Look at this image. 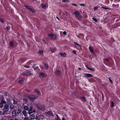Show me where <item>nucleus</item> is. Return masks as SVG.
Returning a JSON list of instances; mask_svg holds the SVG:
<instances>
[{
	"label": "nucleus",
	"mask_w": 120,
	"mask_h": 120,
	"mask_svg": "<svg viewBox=\"0 0 120 120\" xmlns=\"http://www.w3.org/2000/svg\"><path fill=\"white\" fill-rule=\"evenodd\" d=\"M23 109L26 110H28V108L27 106H24L23 107Z\"/></svg>",
	"instance_id": "nucleus-23"
},
{
	"label": "nucleus",
	"mask_w": 120,
	"mask_h": 120,
	"mask_svg": "<svg viewBox=\"0 0 120 120\" xmlns=\"http://www.w3.org/2000/svg\"><path fill=\"white\" fill-rule=\"evenodd\" d=\"M59 54L62 57H65L66 56V53L64 52L60 53Z\"/></svg>",
	"instance_id": "nucleus-12"
},
{
	"label": "nucleus",
	"mask_w": 120,
	"mask_h": 120,
	"mask_svg": "<svg viewBox=\"0 0 120 120\" xmlns=\"http://www.w3.org/2000/svg\"><path fill=\"white\" fill-rule=\"evenodd\" d=\"M48 36L49 37L51 38L54 36V34H48Z\"/></svg>",
	"instance_id": "nucleus-25"
},
{
	"label": "nucleus",
	"mask_w": 120,
	"mask_h": 120,
	"mask_svg": "<svg viewBox=\"0 0 120 120\" xmlns=\"http://www.w3.org/2000/svg\"><path fill=\"white\" fill-rule=\"evenodd\" d=\"M109 80L110 82L111 83H113V81L110 78H109Z\"/></svg>",
	"instance_id": "nucleus-45"
},
{
	"label": "nucleus",
	"mask_w": 120,
	"mask_h": 120,
	"mask_svg": "<svg viewBox=\"0 0 120 120\" xmlns=\"http://www.w3.org/2000/svg\"><path fill=\"white\" fill-rule=\"evenodd\" d=\"M39 77L41 78H42L44 77H45L46 76L45 74L42 72L39 73Z\"/></svg>",
	"instance_id": "nucleus-6"
},
{
	"label": "nucleus",
	"mask_w": 120,
	"mask_h": 120,
	"mask_svg": "<svg viewBox=\"0 0 120 120\" xmlns=\"http://www.w3.org/2000/svg\"><path fill=\"white\" fill-rule=\"evenodd\" d=\"M84 77L86 78L91 77L92 76V75L90 74L89 73H84Z\"/></svg>",
	"instance_id": "nucleus-8"
},
{
	"label": "nucleus",
	"mask_w": 120,
	"mask_h": 120,
	"mask_svg": "<svg viewBox=\"0 0 120 120\" xmlns=\"http://www.w3.org/2000/svg\"><path fill=\"white\" fill-rule=\"evenodd\" d=\"M98 7L97 6H96V7H94V11H95L98 10Z\"/></svg>",
	"instance_id": "nucleus-35"
},
{
	"label": "nucleus",
	"mask_w": 120,
	"mask_h": 120,
	"mask_svg": "<svg viewBox=\"0 0 120 120\" xmlns=\"http://www.w3.org/2000/svg\"><path fill=\"white\" fill-rule=\"evenodd\" d=\"M13 101L14 104H16L17 103V102L16 101L15 99H13Z\"/></svg>",
	"instance_id": "nucleus-39"
},
{
	"label": "nucleus",
	"mask_w": 120,
	"mask_h": 120,
	"mask_svg": "<svg viewBox=\"0 0 120 120\" xmlns=\"http://www.w3.org/2000/svg\"><path fill=\"white\" fill-rule=\"evenodd\" d=\"M56 115L57 116V119L59 120H60V117H59L58 116V115L56 114Z\"/></svg>",
	"instance_id": "nucleus-52"
},
{
	"label": "nucleus",
	"mask_w": 120,
	"mask_h": 120,
	"mask_svg": "<svg viewBox=\"0 0 120 120\" xmlns=\"http://www.w3.org/2000/svg\"><path fill=\"white\" fill-rule=\"evenodd\" d=\"M62 1L64 2H67V1L68 2L69 1L68 0H62Z\"/></svg>",
	"instance_id": "nucleus-51"
},
{
	"label": "nucleus",
	"mask_w": 120,
	"mask_h": 120,
	"mask_svg": "<svg viewBox=\"0 0 120 120\" xmlns=\"http://www.w3.org/2000/svg\"><path fill=\"white\" fill-rule=\"evenodd\" d=\"M29 10L30 11L33 13H34L35 12V10L31 8H30Z\"/></svg>",
	"instance_id": "nucleus-26"
},
{
	"label": "nucleus",
	"mask_w": 120,
	"mask_h": 120,
	"mask_svg": "<svg viewBox=\"0 0 120 120\" xmlns=\"http://www.w3.org/2000/svg\"><path fill=\"white\" fill-rule=\"evenodd\" d=\"M101 8H103V9H105V10L110 9L109 8H105V7H101Z\"/></svg>",
	"instance_id": "nucleus-46"
},
{
	"label": "nucleus",
	"mask_w": 120,
	"mask_h": 120,
	"mask_svg": "<svg viewBox=\"0 0 120 120\" xmlns=\"http://www.w3.org/2000/svg\"><path fill=\"white\" fill-rule=\"evenodd\" d=\"M0 21L1 22H2L4 23V20L3 19H0Z\"/></svg>",
	"instance_id": "nucleus-43"
},
{
	"label": "nucleus",
	"mask_w": 120,
	"mask_h": 120,
	"mask_svg": "<svg viewBox=\"0 0 120 120\" xmlns=\"http://www.w3.org/2000/svg\"><path fill=\"white\" fill-rule=\"evenodd\" d=\"M2 113V112L0 110V115Z\"/></svg>",
	"instance_id": "nucleus-60"
},
{
	"label": "nucleus",
	"mask_w": 120,
	"mask_h": 120,
	"mask_svg": "<svg viewBox=\"0 0 120 120\" xmlns=\"http://www.w3.org/2000/svg\"><path fill=\"white\" fill-rule=\"evenodd\" d=\"M23 66L24 67L26 68H29V67L27 65H24Z\"/></svg>",
	"instance_id": "nucleus-49"
},
{
	"label": "nucleus",
	"mask_w": 120,
	"mask_h": 120,
	"mask_svg": "<svg viewBox=\"0 0 120 120\" xmlns=\"http://www.w3.org/2000/svg\"><path fill=\"white\" fill-rule=\"evenodd\" d=\"M29 98L32 100H35L36 99L38 98V97L36 95H32L30 96L29 97Z\"/></svg>",
	"instance_id": "nucleus-5"
},
{
	"label": "nucleus",
	"mask_w": 120,
	"mask_h": 120,
	"mask_svg": "<svg viewBox=\"0 0 120 120\" xmlns=\"http://www.w3.org/2000/svg\"><path fill=\"white\" fill-rule=\"evenodd\" d=\"M30 6H28L27 7V8L29 10V9H30Z\"/></svg>",
	"instance_id": "nucleus-58"
},
{
	"label": "nucleus",
	"mask_w": 120,
	"mask_h": 120,
	"mask_svg": "<svg viewBox=\"0 0 120 120\" xmlns=\"http://www.w3.org/2000/svg\"><path fill=\"white\" fill-rule=\"evenodd\" d=\"M71 95L73 96H74L75 95V94L74 92H72L71 93Z\"/></svg>",
	"instance_id": "nucleus-44"
},
{
	"label": "nucleus",
	"mask_w": 120,
	"mask_h": 120,
	"mask_svg": "<svg viewBox=\"0 0 120 120\" xmlns=\"http://www.w3.org/2000/svg\"><path fill=\"white\" fill-rule=\"evenodd\" d=\"M30 118L32 120H34L36 118L35 115L34 114L31 115L30 116Z\"/></svg>",
	"instance_id": "nucleus-13"
},
{
	"label": "nucleus",
	"mask_w": 120,
	"mask_h": 120,
	"mask_svg": "<svg viewBox=\"0 0 120 120\" xmlns=\"http://www.w3.org/2000/svg\"><path fill=\"white\" fill-rule=\"evenodd\" d=\"M74 14L76 16V17L79 18L80 20L82 19V17L80 16L79 11H75L74 12Z\"/></svg>",
	"instance_id": "nucleus-4"
},
{
	"label": "nucleus",
	"mask_w": 120,
	"mask_h": 120,
	"mask_svg": "<svg viewBox=\"0 0 120 120\" xmlns=\"http://www.w3.org/2000/svg\"><path fill=\"white\" fill-rule=\"evenodd\" d=\"M62 120H65L64 117L62 118Z\"/></svg>",
	"instance_id": "nucleus-63"
},
{
	"label": "nucleus",
	"mask_w": 120,
	"mask_h": 120,
	"mask_svg": "<svg viewBox=\"0 0 120 120\" xmlns=\"http://www.w3.org/2000/svg\"><path fill=\"white\" fill-rule=\"evenodd\" d=\"M79 70H80L81 69V68H79Z\"/></svg>",
	"instance_id": "nucleus-64"
},
{
	"label": "nucleus",
	"mask_w": 120,
	"mask_h": 120,
	"mask_svg": "<svg viewBox=\"0 0 120 120\" xmlns=\"http://www.w3.org/2000/svg\"><path fill=\"white\" fill-rule=\"evenodd\" d=\"M24 120H28V117H25L24 118Z\"/></svg>",
	"instance_id": "nucleus-50"
},
{
	"label": "nucleus",
	"mask_w": 120,
	"mask_h": 120,
	"mask_svg": "<svg viewBox=\"0 0 120 120\" xmlns=\"http://www.w3.org/2000/svg\"><path fill=\"white\" fill-rule=\"evenodd\" d=\"M44 65L46 69H48L49 68V67L48 64H47L44 63Z\"/></svg>",
	"instance_id": "nucleus-27"
},
{
	"label": "nucleus",
	"mask_w": 120,
	"mask_h": 120,
	"mask_svg": "<svg viewBox=\"0 0 120 120\" xmlns=\"http://www.w3.org/2000/svg\"><path fill=\"white\" fill-rule=\"evenodd\" d=\"M42 7L43 8H45L46 7V4H44L43 3L41 4Z\"/></svg>",
	"instance_id": "nucleus-28"
},
{
	"label": "nucleus",
	"mask_w": 120,
	"mask_h": 120,
	"mask_svg": "<svg viewBox=\"0 0 120 120\" xmlns=\"http://www.w3.org/2000/svg\"><path fill=\"white\" fill-rule=\"evenodd\" d=\"M23 115H24V116H25V117H28L27 116H27V115L26 113V114H24Z\"/></svg>",
	"instance_id": "nucleus-55"
},
{
	"label": "nucleus",
	"mask_w": 120,
	"mask_h": 120,
	"mask_svg": "<svg viewBox=\"0 0 120 120\" xmlns=\"http://www.w3.org/2000/svg\"><path fill=\"white\" fill-rule=\"evenodd\" d=\"M9 105L8 104H5L4 106L3 109V112L2 113V115H5V113L8 112L9 110Z\"/></svg>",
	"instance_id": "nucleus-1"
},
{
	"label": "nucleus",
	"mask_w": 120,
	"mask_h": 120,
	"mask_svg": "<svg viewBox=\"0 0 120 120\" xmlns=\"http://www.w3.org/2000/svg\"><path fill=\"white\" fill-rule=\"evenodd\" d=\"M30 109L28 110L29 113L30 114H31V113H32V107L31 106H30Z\"/></svg>",
	"instance_id": "nucleus-14"
},
{
	"label": "nucleus",
	"mask_w": 120,
	"mask_h": 120,
	"mask_svg": "<svg viewBox=\"0 0 120 120\" xmlns=\"http://www.w3.org/2000/svg\"><path fill=\"white\" fill-rule=\"evenodd\" d=\"M63 34H64V35H66V34L67 33L65 31H64L63 32Z\"/></svg>",
	"instance_id": "nucleus-56"
},
{
	"label": "nucleus",
	"mask_w": 120,
	"mask_h": 120,
	"mask_svg": "<svg viewBox=\"0 0 120 120\" xmlns=\"http://www.w3.org/2000/svg\"><path fill=\"white\" fill-rule=\"evenodd\" d=\"M47 113L48 114V115H49L50 116H53V114L52 112L50 111H49L48 112H47Z\"/></svg>",
	"instance_id": "nucleus-10"
},
{
	"label": "nucleus",
	"mask_w": 120,
	"mask_h": 120,
	"mask_svg": "<svg viewBox=\"0 0 120 120\" xmlns=\"http://www.w3.org/2000/svg\"><path fill=\"white\" fill-rule=\"evenodd\" d=\"M6 101L7 102H9L10 101V100L9 98H7V99Z\"/></svg>",
	"instance_id": "nucleus-41"
},
{
	"label": "nucleus",
	"mask_w": 120,
	"mask_h": 120,
	"mask_svg": "<svg viewBox=\"0 0 120 120\" xmlns=\"http://www.w3.org/2000/svg\"><path fill=\"white\" fill-rule=\"evenodd\" d=\"M34 92L37 93V94H40V93L39 91L37 89H35L34 90Z\"/></svg>",
	"instance_id": "nucleus-21"
},
{
	"label": "nucleus",
	"mask_w": 120,
	"mask_h": 120,
	"mask_svg": "<svg viewBox=\"0 0 120 120\" xmlns=\"http://www.w3.org/2000/svg\"><path fill=\"white\" fill-rule=\"evenodd\" d=\"M115 6L117 8H118L119 6V4H117Z\"/></svg>",
	"instance_id": "nucleus-57"
},
{
	"label": "nucleus",
	"mask_w": 120,
	"mask_h": 120,
	"mask_svg": "<svg viewBox=\"0 0 120 120\" xmlns=\"http://www.w3.org/2000/svg\"><path fill=\"white\" fill-rule=\"evenodd\" d=\"M10 108L11 109H12L14 108V106L12 105H11L10 106Z\"/></svg>",
	"instance_id": "nucleus-34"
},
{
	"label": "nucleus",
	"mask_w": 120,
	"mask_h": 120,
	"mask_svg": "<svg viewBox=\"0 0 120 120\" xmlns=\"http://www.w3.org/2000/svg\"><path fill=\"white\" fill-rule=\"evenodd\" d=\"M12 116H15L17 115L16 112L15 111H13L12 112Z\"/></svg>",
	"instance_id": "nucleus-18"
},
{
	"label": "nucleus",
	"mask_w": 120,
	"mask_h": 120,
	"mask_svg": "<svg viewBox=\"0 0 120 120\" xmlns=\"http://www.w3.org/2000/svg\"><path fill=\"white\" fill-rule=\"evenodd\" d=\"M36 111V110H35L34 109L32 111V113L33 112H34Z\"/></svg>",
	"instance_id": "nucleus-59"
},
{
	"label": "nucleus",
	"mask_w": 120,
	"mask_h": 120,
	"mask_svg": "<svg viewBox=\"0 0 120 120\" xmlns=\"http://www.w3.org/2000/svg\"><path fill=\"white\" fill-rule=\"evenodd\" d=\"M80 6H85V4H79Z\"/></svg>",
	"instance_id": "nucleus-40"
},
{
	"label": "nucleus",
	"mask_w": 120,
	"mask_h": 120,
	"mask_svg": "<svg viewBox=\"0 0 120 120\" xmlns=\"http://www.w3.org/2000/svg\"><path fill=\"white\" fill-rule=\"evenodd\" d=\"M23 78H21L19 79V80L18 82V83L21 84H22L23 83Z\"/></svg>",
	"instance_id": "nucleus-11"
},
{
	"label": "nucleus",
	"mask_w": 120,
	"mask_h": 120,
	"mask_svg": "<svg viewBox=\"0 0 120 120\" xmlns=\"http://www.w3.org/2000/svg\"><path fill=\"white\" fill-rule=\"evenodd\" d=\"M72 52H73V53H74V54H77L76 53V51L73 50V51Z\"/></svg>",
	"instance_id": "nucleus-48"
},
{
	"label": "nucleus",
	"mask_w": 120,
	"mask_h": 120,
	"mask_svg": "<svg viewBox=\"0 0 120 120\" xmlns=\"http://www.w3.org/2000/svg\"><path fill=\"white\" fill-rule=\"evenodd\" d=\"M10 46L12 47H13V42L12 41L10 43Z\"/></svg>",
	"instance_id": "nucleus-29"
},
{
	"label": "nucleus",
	"mask_w": 120,
	"mask_h": 120,
	"mask_svg": "<svg viewBox=\"0 0 120 120\" xmlns=\"http://www.w3.org/2000/svg\"><path fill=\"white\" fill-rule=\"evenodd\" d=\"M28 5H25V6H25V7H26V8H27V7H28Z\"/></svg>",
	"instance_id": "nucleus-61"
},
{
	"label": "nucleus",
	"mask_w": 120,
	"mask_h": 120,
	"mask_svg": "<svg viewBox=\"0 0 120 120\" xmlns=\"http://www.w3.org/2000/svg\"><path fill=\"white\" fill-rule=\"evenodd\" d=\"M22 111V110L20 109H19L18 110L17 113L19 114Z\"/></svg>",
	"instance_id": "nucleus-32"
},
{
	"label": "nucleus",
	"mask_w": 120,
	"mask_h": 120,
	"mask_svg": "<svg viewBox=\"0 0 120 120\" xmlns=\"http://www.w3.org/2000/svg\"><path fill=\"white\" fill-rule=\"evenodd\" d=\"M33 68L34 69V70L37 71L36 70H37V69H38V66L36 67H33Z\"/></svg>",
	"instance_id": "nucleus-37"
},
{
	"label": "nucleus",
	"mask_w": 120,
	"mask_h": 120,
	"mask_svg": "<svg viewBox=\"0 0 120 120\" xmlns=\"http://www.w3.org/2000/svg\"><path fill=\"white\" fill-rule=\"evenodd\" d=\"M10 26H7L6 27V29L8 30L10 29Z\"/></svg>",
	"instance_id": "nucleus-47"
},
{
	"label": "nucleus",
	"mask_w": 120,
	"mask_h": 120,
	"mask_svg": "<svg viewBox=\"0 0 120 120\" xmlns=\"http://www.w3.org/2000/svg\"><path fill=\"white\" fill-rule=\"evenodd\" d=\"M36 106L38 108L41 110L43 111H45V107L43 105H41L38 104H36Z\"/></svg>",
	"instance_id": "nucleus-3"
},
{
	"label": "nucleus",
	"mask_w": 120,
	"mask_h": 120,
	"mask_svg": "<svg viewBox=\"0 0 120 120\" xmlns=\"http://www.w3.org/2000/svg\"><path fill=\"white\" fill-rule=\"evenodd\" d=\"M44 118V116L43 115H41L39 116H36V117L35 119L36 120H40L41 119H43Z\"/></svg>",
	"instance_id": "nucleus-7"
},
{
	"label": "nucleus",
	"mask_w": 120,
	"mask_h": 120,
	"mask_svg": "<svg viewBox=\"0 0 120 120\" xmlns=\"http://www.w3.org/2000/svg\"><path fill=\"white\" fill-rule=\"evenodd\" d=\"M89 49L90 51L91 52V53L93 54H94V53L93 50V49L92 47L91 46H89Z\"/></svg>",
	"instance_id": "nucleus-9"
},
{
	"label": "nucleus",
	"mask_w": 120,
	"mask_h": 120,
	"mask_svg": "<svg viewBox=\"0 0 120 120\" xmlns=\"http://www.w3.org/2000/svg\"><path fill=\"white\" fill-rule=\"evenodd\" d=\"M81 100L83 102H85L86 101V99L84 97H82L81 98Z\"/></svg>",
	"instance_id": "nucleus-17"
},
{
	"label": "nucleus",
	"mask_w": 120,
	"mask_h": 120,
	"mask_svg": "<svg viewBox=\"0 0 120 120\" xmlns=\"http://www.w3.org/2000/svg\"><path fill=\"white\" fill-rule=\"evenodd\" d=\"M61 74V73L60 71L58 70H57L56 71V75L58 76H59Z\"/></svg>",
	"instance_id": "nucleus-15"
},
{
	"label": "nucleus",
	"mask_w": 120,
	"mask_h": 120,
	"mask_svg": "<svg viewBox=\"0 0 120 120\" xmlns=\"http://www.w3.org/2000/svg\"><path fill=\"white\" fill-rule=\"evenodd\" d=\"M51 51V52H54L56 50V49L54 48H50V49Z\"/></svg>",
	"instance_id": "nucleus-16"
},
{
	"label": "nucleus",
	"mask_w": 120,
	"mask_h": 120,
	"mask_svg": "<svg viewBox=\"0 0 120 120\" xmlns=\"http://www.w3.org/2000/svg\"><path fill=\"white\" fill-rule=\"evenodd\" d=\"M23 101L24 103L26 104L27 103L28 101L27 99L26 98H24L23 99Z\"/></svg>",
	"instance_id": "nucleus-22"
},
{
	"label": "nucleus",
	"mask_w": 120,
	"mask_h": 120,
	"mask_svg": "<svg viewBox=\"0 0 120 120\" xmlns=\"http://www.w3.org/2000/svg\"><path fill=\"white\" fill-rule=\"evenodd\" d=\"M1 102L3 104H6V101L4 100H2Z\"/></svg>",
	"instance_id": "nucleus-31"
},
{
	"label": "nucleus",
	"mask_w": 120,
	"mask_h": 120,
	"mask_svg": "<svg viewBox=\"0 0 120 120\" xmlns=\"http://www.w3.org/2000/svg\"><path fill=\"white\" fill-rule=\"evenodd\" d=\"M4 94L5 96H8L9 95L8 94V93L7 92H6L4 93Z\"/></svg>",
	"instance_id": "nucleus-42"
},
{
	"label": "nucleus",
	"mask_w": 120,
	"mask_h": 120,
	"mask_svg": "<svg viewBox=\"0 0 120 120\" xmlns=\"http://www.w3.org/2000/svg\"><path fill=\"white\" fill-rule=\"evenodd\" d=\"M38 53L40 55H43V51H39Z\"/></svg>",
	"instance_id": "nucleus-20"
},
{
	"label": "nucleus",
	"mask_w": 120,
	"mask_h": 120,
	"mask_svg": "<svg viewBox=\"0 0 120 120\" xmlns=\"http://www.w3.org/2000/svg\"><path fill=\"white\" fill-rule=\"evenodd\" d=\"M88 69L92 71H94L95 70L94 68H90L88 67H87Z\"/></svg>",
	"instance_id": "nucleus-24"
},
{
	"label": "nucleus",
	"mask_w": 120,
	"mask_h": 120,
	"mask_svg": "<svg viewBox=\"0 0 120 120\" xmlns=\"http://www.w3.org/2000/svg\"><path fill=\"white\" fill-rule=\"evenodd\" d=\"M22 113L23 114H24L26 113V112L25 110H24L22 111Z\"/></svg>",
	"instance_id": "nucleus-38"
},
{
	"label": "nucleus",
	"mask_w": 120,
	"mask_h": 120,
	"mask_svg": "<svg viewBox=\"0 0 120 120\" xmlns=\"http://www.w3.org/2000/svg\"><path fill=\"white\" fill-rule=\"evenodd\" d=\"M42 42L44 44H45L46 43V42L44 39H43Z\"/></svg>",
	"instance_id": "nucleus-54"
},
{
	"label": "nucleus",
	"mask_w": 120,
	"mask_h": 120,
	"mask_svg": "<svg viewBox=\"0 0 120 120\" xmlns=\"http://www.w3.org/2000/svg\"><path fill=\"white\" fill-rule=\"evenodd\" d=\"M92 19L94 21L96 22H97L98 21V20L95 18H92Z\"/></svg>",
	"instance_id": "nucleus-36"
},
{
	"label": "nucleus",
	"mask_w": 120,
	"mask_h": 120,
	"mask_svg": "<svg viewBox=\"0 0 120 120\" xmlns=\"http://www.w3.org/2000/svg\"><path fill=\"white\" fill-rule=\"evenodd\" d=\"M71 4L72 5L75 6H78V5L77 4Z\"/></svg>",
	"instance_id": "nucleus-53"
},
{
	"label": "nucleus",
	"mask_w": 120,
	"mask_h": 120,
	"mask_svg": "<svg viewBox=\"0 0 120 120\" xmlns=\"http://www.w3.org/2000/svg\"><path fill=\"white\" fill-rule=\"evenodd\" d=\"M33 74L31 73V71L28 70L24 72L22 74V75H23L27 76H31Z\"/></svg>",
	"instance_id": "nucleus-2"
},
{
	"label": "nucleus",
	"mask_w": 120,
	"mask_h": 120,
	"mask_svg": "<svg viewBox=\"0 0 120 120\" xmlns=\"http://www.w3.org/2000/svg\"><path fill=\"white\" fill-rule=\"evenodd\" d=\"M106 60L107 61H109V59L108 58L106 59Z\"/></svg>",
	"instance_id": "nucleus-62"
},
{
	"label": "nucleus",
	"mask_w": 120,
	"mask_h": 120,
	"mask_svg": "<svg viewBox=\"0 0 120 120\" xmlns=\"http://www.w3.org/2000/svg\"><path fill=\"white\" fill-rule=\"evenodd\" d=\"M74 44L75 45H76L78 46H80L81 45H80L78 43L76 42H74Z\"/></svg>",
	"instance_id": "nucleus-30"
},
{
	"label": "nucleus",
	"mask_w": 120,
	"mask_h": 120,
	"mask_svg": "<svg viewBox=\"0 0 120 120\" xmlns=\"http://www.w3.org/2000/svg\"><path fill=\"white\" fill-rule=\"evenodd\" d=\"M114 102L113 101H111L110 103V106L112 107H113L114 106Z\"/></svg>",
	"instance_id": "nucleus-19"
},
{
	"label": "nucleus",
	"mask_w": 120,
	"mask_h": 120,
	"mask_svg": "<svg viewBox=\"0 0 120 120\" xmlns=\"http://www.w3.org/2000/svg\"><path fill=\"white\" fill-rule=\"evenodd\" d=\"M3 104L1 102L0 103V107L2 108L3 107Z\"/></svg>",
	"instance_id": "nucleus-33"
}]
</instances>
